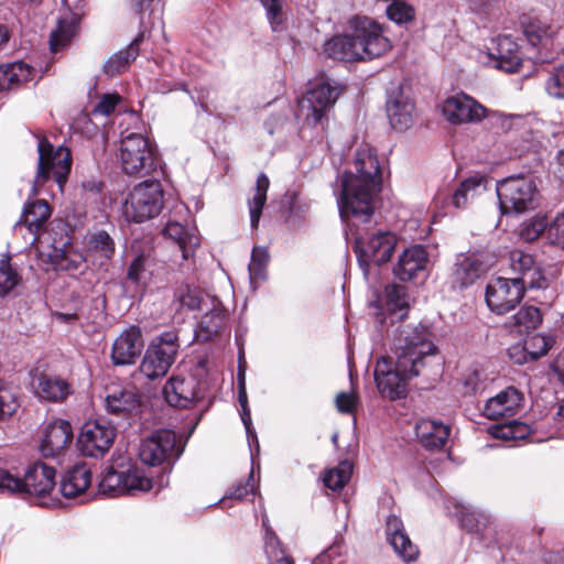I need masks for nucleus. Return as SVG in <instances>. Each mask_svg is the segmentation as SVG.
<instances>
[{
  "mask_svg": "<svg viewBox=\"0 0 564 564\" xmlns=\"http://www.w3.org/2000/svg\"><path fill=\"white\" fill-rule=\"evenodd\" d=\"M356 173H344L340 177V193L337 197L339 216L367 221L373 214L382 187L378 159L367 154L356 162Z\"/></svg>",
  "mask_w": 564,
  "mask_h": 564,
  "instance_id": "f257e3e1",
  "label": "nucleus"
},
{
  "mask_svg": "<svg viewBox=\"0 0 564 564\" xmlns=\"http://www.w3.org/2000/svg\"><path fill=\"white\" fill-rule=\"evenodd\" d=\"M395 362L390 368V400L402 398L408 392V382L419 376L426 356L434 355L436 346L427 327L401 325L394 330Z\"/></svg>",
  "mask_w": 564,
  "mask_h": 564,
  "instance_id": "f03ea898",
  "label": "nucleus"
},
{
  "mask_svg": "<svg viewBox=\"0 0 564 564\" xmlns=\"http://www.w3.org/2000/svg\"><path fill=\"white\" fill-rule=\"evenodd\" d=\"M351 34L336 35L324 44V53L336 61L371 59L386 51L381 28L371 19L356 17L350 20Z\"/></svg>",
  "mask_w": 564,
  "mask_h": 564,
  "instance_id": "7ed1b4c3",
  "label": "nucleus"
},
{
  "mask_svg": "<svg viewBox=\"0 0 564 564\" xmlns=\"http://www.w3.org/2000/svg\"><path fill=\"white\" fill-rule=\"evenodd\" d=\"M37 170L31 188L33 196L39 194L40 187H42L50 177H53L62 188L72 167L70 152L63 145L54 148L46 139L41 138L37 142Z\"/></svg>",
  "mask_w": 564,
  "mask_h": 564,
  "instance_id": "20e7f679",
  "label": "nucleus"
},
{
  "mask_svg": "<svg viewBox=\"0 0 564 564\" xmlns=\"http://www.w3.org/2000/svg\"><path fill=\"white\" fill-rule=\"evenodd\" d=\"M435 111L443 121L453 127L477 124L489 115V109L464 91L440 99Z\"/></svg>",
  "mask_w": 564,
  "mask_h": 564,
  "instance_id": "39448f33",
  "label": "nucleus"
},
{
  "mask_svg": "<svg viewBox=\"0 0 564 564\" xmlns=\"http://www.w3.org/2000/svg\"><path fill=\"white\" fill-rule=\"evenodd\" d=\"M163 207V189L156 181H145L129 193L122 205L127 220L142 223L158 216Z\"/></svg>",
  "mask_w": 564,
  "mask_h": 564,
  "instance_id": "423d86ee",
  "label": "nucleus"
},
{
  "mask_svg": "<svg viewBox=\"0 0 564 564\" xmlns=\"http://www.w3.org/2000/svg\"><path fill=\"white\" fill-rule=\"evenodd\" d=\"M536 186L532 178L511 176L497 185L500 209L503 214H521L533 208Z\"/></svg>",
  "mask_w": 564,
  "mask_h": 564,
  "instance_id": "0eeeda50",
  "label": "nucleus"
},
{
  "mask_svg": "<svg viewBox=\"0 0 564 564\" xmlns=\"http://www.w3.org/2000/svg\"><path fill=\"white\" fill-rule=\"evenodd\" d=\"M178 351L177 336L166 332L156 337L148 347L140 365V372L149 379L167 373Z\"/></svg>",
  "mask_w": 564,
  "mask_h": 564,
  "instance_id": "6e6552de",
  "label": "nucleus"
},
{
  "mask_svg": "<svg viewBox=\"0 0 564 564\" xmlns=\"http://www.w3.org/2000/svg\"><path fill=\"white\" fill-rule=\"evenodd\" d=\"M184 445L171 430H160L143 440L139 447L140 460L149 466L171 464L183 453Z\"/></svg>",
  "mask_w": 564,
  "mask_h": 564,
  "instance_id": "1a4fd4ad",
  "label": "nucleus"
},
{
  "mask_svg": "<svg viewBox=\"0 0 564 564\" xmlns=\"http://www.w3.org/2000/svg\"><path fill=\"white\" fill-rule=\"evenodd\" d=\"M339 93L328 80L321 79L299 100L297 117L310 126L317 124L334 106Z\"/></svg>",
  "mask_w": 564,
  "mask_h": 564,
  "instance_id": "9d476101",
  "label": "nucleus"
},
{
  "mask_svg": "<svg viewBox=\"0 0 564 564\" xmlns=\"http://www.w3.org/2000/svg\"><path fill=\"white\" fill-rule=\"evenodd\" d=\"M120 162L129 174L150 172L154 166V152L150 140L141 133H130L121 140Z\"/></svg>",
  "mask_w": 564,
  "mask_h": 564,
  "instance_id": "9b49d317",
  "label": "nucleus"
},
{
  "mask_svg": "<svg viewBox=\"0 0 564 564\" xmlns=\"http://www.w3.org/2000/svg\"><path fill=\"white\" fill-rule=\"evenodd\" d=\"M152 488V480L143 476L135 467L127 470L108 469L100 482L99 489L108 496L137 495Z\"/></svg>",
  "mask_w": 564,
  "mask_h": 564,
  "instance_id": "f8f14e48",
  "label": "nucleus"
},
{
  "mask_svg": "<svg viewBox=\"0 0 564 564\" xmlns=\"http://www.w3.org/2000/svg\"><path fill=\"white\" fill-rule=\"evenodd\" d=\"M116 429L100 420L86 422L77 438V446L84 456L102 457L113 444Z\"/></svg>",
  "mask_w": 564,
  "mask_h": 564,
  "instance_id": "ddd939ff",
  "label": "nucleus"
},
{
  "mask_svg": "<svg viewBox=\"0 0 564 564\" xmlns=\"http://www.w3.org/2000/svg\"><path fill=\"white\" fill-rule=\"evenodd\" d=\"M522 281L496 278L486 288V303L496 314H506L513 310L524 295Z\"/></svg>",
  "mask_w": 564,
  "mask_h": 564,
  "instance_id": "4468645a",
  "label": "nucleus"
},
{
  "mask_svg": "<svg viewBox=\"0 0 564 564\" xmlns=\"http://www.w3.org/2000/svg\"><path fill=\"white\" fill-rule=\"evenodd\" d=\"M7 475L17 482L14 487H3V490L10 492L42 497L48 495L55 487V469L44 463H35L30 466L23 479L9 471Z\"/></svg>",
  "mask_w": 564,
  "mask_h": 564,
  "instance_id": "2eb2a0df",
  "label": "nucleus"
},
{
  "mask_svg": "<svg viewBox=\"0 0 564 564\" xmlns=\"http://www.w3.org/2000/svg\"><path fill=\"white\" fill-rule=\"evenodd\" d=\"M476 58L482 65L511 74L520 72L523 62L518 44L509 36L498 37L494 51H480Z\"/></svg>",
  "mask_w": 564,
  "mask_h": 564,
  "instance_id": "dca6fc26",
  "label": "nucleus"
},
{
  "mask_svg": "<svg viewBox=\"0 0 564 564\" xmlns=\"http://www.w3.org/2000/svg\"><path fill=\"white\" fill-rule=\"evenodd\" d=\"M73 442V427L63 419H54L44 430L40 444V452L46 458H59L69 448Z\"/></svg>",
  "mask_w": 564,
  "mask_h": 564,
  "instance_id": "f3484780",
  "label": "nucleus"
},
{
  "mask_svg": "<svg viewBox=\"0 0 564 564\" xmlns=\"http://www.w3.org/2000/svg\"><path fill=\"white\" fill-rule=\"evenodd\" d=\"M83 0H74L69 4V0H64L67 11L58 19L57 26L51 32L50 50L53 54L65 50L73 37L77 34L78 24L83 12L79 8Z\"/></svg>",
  "mask_w": 564,
  "mask_h": 564,
  "instance_id": "a211bd4d",
  "label": "nucleus"
},
{
  "mask_svg": "<svg viewBox=\"0 0 564 564\" xmlns=\"http://www.w3.org/2000/svg\"><path fill=\"white\" fill-rule=\"evenodd\" d=\"M144 348L142 333L139 327L130 326L115 339L111 348V360L116 366L132 365Z\"/></svg>",
  "mask_w": 564,
  "mask_h": 564,
  "instance_id": "6ab92c4d",
  "label": "nucleus"
},
{
  "mask_svg": "<svg viewBox=\"0 0 564 564\" xmlns=\"http://www.w3.org/2000/svg\"><path fill=\"white\" fill-rule=\"evenodd\" d=\"M415 116V104L408 86H400L390 95V127L405 131L412 127Z\"/></svg>",
  "mask_w": 564,
  "mask_h": 564,
  "instance_id": "aec40b11",
  "label": "nucleus"
},
{
  "mask_svg": "<svg viewBox=\"0 0 564 564\" xmlns=\"http://www.w3.org/2000/svg\"><path fill=\"white\" fill-rule=\"evenodd\" d=\"M429 263L430 257L426 249L423 246L414 245L399 256L393 273L401 281H411L425 272Z\"/></svg>",
  "mask_w": 564,
  "mask_h": 564,
  "instance_id": "412c9836",
  "label": "nucleus"
},
{
  "mask_svg": "<svg viewBox=\"0 0 564 564\" xmlns=\"http://www.w3.org/2000/svg\"><path fill=\"white\" fill-rule=\"evenodd\" d=\"M31 387L39 399L48 402H62L72 392L66 380L42 371L32 373Z\"/></svg>",
  "mask_w": 564,
  "mask_h": 564,
  "instance_id": "4be33fe9",
  "label": "nucleus"
},
{
  "mask_svg": "<svg viewBox=\"0 0 564 564\" xmlns=\"http://www.w3.org/2000/svg\"><path fill=\"white\" fill-rule=\"evenodd\" d=\"M487 270L482 257L478 253H459L456 256L452 273L455 288L464 289L473 284Z\"/></svg>",
  "mask_w": 564,
  "mask_h": 564,
  "instance_id": "5701e85b",
  "label": "nucleus"
},
{
  "mask_svg": "<svg viewBox=\"0 0 564 564\" xmlns=\"http://www.w3.org/2000/svg\"><path fill=\"white\" fill-rule=\"evenodd\" d=\"M522 404L523 394L514 387H507L486 402L484 414L491 420L512 416L521 410Z\"/></svg>",
  "mask_w": 564,
  "mask_h": 564,
  "instance_id": "b1692460",
  "label": "nucleus"
},
{
  "mask_svg": "<svg viewBox=\"0 0 564 564\" xmlns=\"http://www.w3.org/2000/svg\"><path fill=\"white\" fill-rule=\"evenodd\" d=\"M206 312L197 324L195 335L198 340H212L227 325V312L218 299H208Z\"/></svg>",
  "mask_w": 564,
  "mask_h": 564,
  "instance_id": "393cba45",
  "label": "nucleus"
},
{
  "mask_svg": "<svg viewBox=\"0 0 564 564\" xmlns=\"http://www.w3.org/2000/svg\"><path fill=\"white\" fill-rule=\"evenodd\" d=\"M358 260L367 274L371 265L380 267L388 261V232L373 235L365 246L356 242Z\"/></svg>",
  "mask_w": 564,
  "mask_h": 564,
  "instance_id": "a878e982",
  "label": "nucleus"
},
{
  "mask_svg": "<svg viewBox=\"0 0 564 564\" xmlns=\"http://www.w3.org/2000/svg\"><path fill=\"white\" fill-rule=\"evenodd\" d=\"M510 268L520 276L516 278L523 282V286L541 288L543 275L540 267L534 262L531 254L521 250H513L509 256Z\"/></svg>",
  "mask_w": 564,
  "mask_h": 564,
  "instance_id": "bb28decb",
  "label": "nucleus"
},
{
  "mask_svg": "<svg viewBox=\"0 0 564 564\" xmlns=\"http://www.w3.org/2000/svg\"><path fill=\"white\" fill-rule=\"evenodd\" d=\"M415 434L424 448L440 449L449 437L451 426L441 421L424 419L416 423Z\"/></svg>",
  "mask_w": 564,
  "mask_h": 564,
  "instance_id": "cd10ccee",
  "label": "nucleus"
},
{
  "mask_svg": "<svg viewBox=\"0 0 564 564\" xmlns=\"http://www.w3.org/2000/svg\"><path fill=\"white\" fill-rule=\"evenodd\" d=\"M489 178L482 174H474L459 183L451 196L455 208H465L469 203L487 192Z\"/></svg>",
  "mask_w": 564,
  "mask_h": 564,
  "instance_id": "c85d7f7f",
  "label": "nucleus"
},
{
  "mask_svg": "<svg viewBox=\"0 0 564 564\" xmlns=\"http://www.w3.org/2000/svg\"><path fill=\"white\" fill-rule=\"evenodd\" d=\"M390 545L398 556L406 563L415 562L419 558V547L404 531L402 521L394 516H390Z\"/></svg>",
  "mask_w": 564,
  "mask_h": 564,
  "instance_id": "c756f323",
  "label": "nucleus"
},
{
  "mask_svg": "<svg viewBox=\"0 0 564 564\" xmlns=\"http://www.w3.org/2000/svg\"><path fill=\"white\" fill-rule=\"evenodd\" d=\"M163 394L172 406L186 408L195 398L194 381L173 376L165 383Z\"/></svg>",
  "mask_w": 564,
  "mask_h": 564,
  "instance_id": "7c9ffc66",
  "label": "nucleus"
},
{
  "mask_svg": "<svg viewBox=\"0 0 564 564\" xmlns=\"http://www.w3.org/2000/svg\"><path fill=\"white\" fill-rule=\"evenodd\" d=\"M163 232L167 238L174 240L178 245L183 259H188L200 243L196 229L193 227H185L178 221H169L165 225Z\"/></svg>",
  "mask_w": 564,
  "mask_h": 564,
  "instance_id": "2f4dec72",
  "label": "nucleus"
},
{
  "mask_svg": "<svg viewBox=\"0 0 564 564\" xmlns=\"http://www.w3.org/2000/svg\"><path fill=\"white\" fill-rule=\"evenodd\" d=\"M90 484V469L85 464H76L62 478L61 492L66 498H74L85 492Z\"/></svg>",
  "mask_w": 564,
  "mask_h": 564,
  "instance_id": "473e14b6",
  "label": "nucleus"
},
{
  "mask_svg": "<svg viewBox=\"0 0 564 564\" xmlns=\"http://www.w3.org/2000/svg\"><path fill=\"white\" fill-rule=\"evenodd\" d=\"M34 68L19 61L0 66V91L19 87L34 76Z\"/></svg>",
  "mask_w": 564,
  "mask_h": 564,
  "instance_id": "72a5a7b5",
  "label": "nucleus"
},
{
  "mask_svg": "<svg viewBox=\"0 0 564 564\" xmlns=\"http://www.w3.org/2000/svg\"><path fill=\"white\" fill-rule=\"evenodd\" d=\"M40 254L46 257L56 270L68 272L79 270L85 262L83 254L74 251L70 247H66V245H63V247L52 246L50 251H41Z\"/></svg>",
  "mask_w": 564,
  "mask_h": 564,
  "instance_id": "f704fd0d",
  "label": "nucleus"
},
{
  "mask_svg": "<svg viewBox=\"0 0 564 564\" xmlns=\"http://www.w3.org/2000/svg\"><path fill=\"white\" fill-rule=\"evenodd\" d=\"M139 404V398L132 389L116 388L105 398L107 411L117 415L131 412L135 410Z\"/></svg>",
  "mask_w": 564,
  "mask_h": 564,
  "instance_id": "c9c22d12",
  "label": "nucleus"
},
{
  "mask_svg": "<svg viewBox=\"0 0 564 564\" xmlns=\"http://www.w3.org/2000/svg\"><path fill=\"white\" fill-rule=\"evenodd\" d=\"M51 216V207L44 199L28 203L24 206L22 221L30 232L37 235Z\"/></svg>",
  "mask_w": 564,
  "mask_h": 564,
  "instance_id": "e433bc0d",
  "label": "nucleus"
},
{
  "mask_svg": "<svg viewBox=\"0 0 564 564\" xmlns=\"http://www.w3.org/2000/svg\"><path fill=\"white\" fill-rule=\"evenodd\" d=\"M88 254L95 258L109 260L115 254V241L105 230L89 232L85 237Z\"/></svg>",
  "mask_w": 564,
  "mask_h": 564,
  "instance_id": "4c0bfd02",
  "label": "nucleus"
},
{
  "mask_svg": "<svg viewBox=\"0 0 564 564\" xmlns=\"http://www.w3.org/2000/svg\"><path fill=\"white\" fill-rule=\"evenodd\" d=\"M390 322L393 317L402 321L409 314L414 297L412 296L410 289L405 285L393 284L390 285Z\"/></svg>",
  "mask_w": 564,
  "mask_h": 564,
  "instance_id": "58836bf2",
  "label": "nucleus"
},
{
  "mask_svg": "<svg viewBox=\"0 0 564 564\" xmlns=\"http://www.w3.org/2000/svg\"><path fill=\"white\" fill-rule=\"evenodd\" d=\"M270 181L264 173H260L257 177L256 187L253 189V195L248 199L249 214H250V224L252 228H257L262 208L267 200V192L269 189Z\"/></svg>",
  "mask_w": 564,
  "mask_h": 564,
  "instance_id": "ea45409f",
  "label": "nucleus"
},
{
  "mask_svg": "<svg viewBox=\"0 0 564 564\" xmlns=\"http://www.w3.org/2000/svg\"><path fill=\"white\" fill-rule=\"evenodd\" d=\"M141 39L137 37L124 51L113 54L104 65V70L109 76H115L124 72L130 62L134 61L139 54V43Z\"/></svg>",
  "mask_w": 564,
  "mask_h": 564,
  "instance_id": "a19ab883",
  "label": "nucleus"
},
{
  "mask_svg": "<svg viewBox=\"0 0 564 564\" xmlns=\"http://www.w3.org/2000/svg\"><path fill=\"white\" fill-rule=\"evenodd\" d=\"M488 433L498 440L518 441L527 438L531 433V427L519 421H511L503 424L491 425Z\"/></svg>",
  "mask_w": 564,
  "mask_h": 564,
  "instance_id": "79ce46f5",
  "label": "nucleus"
},
{
  "mask_svg": "<svg viewBox=\"0 0 564 564\" xmlns=\"http://www.w3.org/2000/svg\"><path fill=\"white\" fill-rule=\"evenodd\" d=\"M19 408L20 399L17 387L0 380V422L10 419Z\"/></svg>",
  "mask_w": 564,
  "mask_h": 564,
  "instance_id": "37998d69",
  "label": "nucleus"
},
{
  "mask_svg": "<svg viewBox=\"0 0 564 564\" xmlns=\"http://www.w3.org/2000/svg\"><path fill=\"white\" fill-rule=\"evenodd\" d=\"M269 252L264 247H254L249 263V275L251 283L262 281L267 276V268L269 263Z\"/></svg>",
  "mask_w": 564,
  "mask_h": 564,
  "instance_id": "c03bdc74",
  "label": "nucleus"
},
{
  "mask_svg": "<svg viewBox=\"0 0 564 564\" xmlns=\"http://www.w3.org/2000/svg\"><path fill=\"white\" fill-rule=\"evenodd\" d=\"M415 20V8L410 0H390V21L401 26Z\"/></svg>",
  "mask_w": 564,
  "mask_h": 564,
  "instance_id": "a18cd8bd",
  "label": "nucleus"
},
{
  "mask_svg": "<svg viewBox=\"0 0 564 564\" xmlns=\"http://www.w3.org/2000/svg\"><path fill=\"white\" fill-rule=\"evenodd\" d=\"M352 473V465L348 460H344L339 463V465L330 470H328L323 481L326 487L332 490L341 489L350 479Z\"/></svg>",
  "mask_w": 564,
  "mask_h": 564,
  "instance_id": "49530a36",
  "label": "nucleus"
},
{
  "mask_svg": "<svg viewBox=\"0 0 564 564\" xmlns=\"http://www.w3.org/2000/svg\"><path fill=\"white\" fill-rule=\"evenodd\" d=\"M512 319L518 332L522 333L536 328L542 322V315L535 306H523L512 316Z\"/></svg>",
  "mask_w": 564,
  "mask_h": 564,
  "instance_id": "de8ad7c7",
  "label": "nucleus"
},
{
  "mask_svg": "<svg viewBox=\"0 0 564 564\" xmlns=\"http://www.w3.org/2000/svg\"><path fill=\"white\" fill-rule=\"evenodd\" d=\"M264 551L268 558L275 564L285 563V564H294L293 561L288 557L284 553V550L281 547L280 541L270 529H265L264 534Z\"/></svg>",
  "mask_w": 564,
  "mask_h": 564,
  "instance_id": "09e8293b",
  "label": "nucleus"
},
{
  "mask_svg": "<svg viewBox=\"0 0 564 564\" xmlns=\"http://www.w3.org/2000/svg\"><path fill=\"white\" fill-rule=\"evenodd\" d=\"M238 401L241 406L240 416H241L242 423H243L246 432H247L249 445L251 446L252 443H256L257 449H259L257 434L251 426L252 425L251 413H250V409L248 406V397H247V391H246V384L243 382H240V389L238 392Z\"/></svg>",
  "mask_w": 564,
  "mask_h": 564,
  "instance_id": "8fccbe9b",
  "label": "nucleus"
},
{
  "mask_svg": "<svg viewBox=\"0 0 564 564\" xmlns=\"http://www.w3.org/2000/svg\"><path fill=\"white\" fill-rule=\"evenodd\" d=\"M178 299L181 304L188 307L189 310H204V307H207L209 304L208 299L214 297L209 295H203L202 292L197 289L185 286L178 291Z\"/></svg>",
  "mask_w": 564,
  "mask_h": 564,
  "instance_id": "3c124183",
  "label": "nucleus"
},
{
  "mask_svg": "<svg viewBox=\"0 0 564 564\" xmlns=\"http://www.w3.org/2000/svg\"><path fill=\"white\" fill-rule=\"evenodd\" d=\"M20 281V275L12 268L10 258L3 256L0 259V293L2 295L9 293Z\"/></svg>",
  "mask_w": 564,
  "mask_h": 564,
  "instance_id": "603ef678",
  "label": "nucleus"
},
{
  "mask_svg": "<svg viewBox=\"0 0 564 564\" xmlns=\"http://www.w3.org/2000/svg\"><path fill=\"white\" fill-rule=\"evenodd\" d=\"M545 90L550 97L564 100V64L555 66L550 72Z\"/></svg>",
  "mask_w": 564,
  "mask_h": 564,
  "instance_id": "864d4df0",
  "label": "nucleus"
},
{
  "mask_svg": "<svg viewBox=\"0 0 564 564\" xmlns=\"http://www.w3.org/2000/svg\"><path fill=\"white\" fill-rule=\"evenodd\" d=\"M454 514L458 519L460 525L467 531L479 533V525L476 523V508L463 502H456L454 503Z\"/></svg>",
  "mask_w": 564,
  "mask_h": 564,
  "instance_id": "5fc2aeb1",
  "label": "nucleus"
},
{
  "mask_svg": "<svg viewBox=\"0 0 564 564\" xmlns=\"http://www.w3.org/2000/svg\"><path fill=\"white\" fill-rule=\"evenodd\" d=\"M552 344V338L542 334H534L524 340L527 352L531 360H535L544 356L551 349Z\"/></svg>",
  "mask_w": 564,
  "mask_h": 564,
  "instance_id": "6e6d98bb",
  "label": "nucleus"
},
{
  "mask_svg": "<svg viewBox=\"0 0 564 564\" xmlns=\"http://www.w3.org/2000/svg\"><path fill=\"white\" fill-rule=\"evenodd\" d=\"M547 221L544 217H534L521 225L520 237L524 241H534L546 229Z\"/></svg>",
  "mask_w": 564,
  "mask_h": 564,
  "instance_id": "4d7b16f0",
  "label": "nucleus"
},
{
  "mask_svg": "<svg viewBox=\"0 0 564 564\" xmlns=\"http://www.w3.org/2000/svg\"><path fill=\"white\" fill-rule=\"evenodd\" d=\"M265 9V14L273 31L284 21L283 0H259Z\"/></svg>",
  "mask_w": 564,
  "mask_h": 564,
  "instance_id": "13d9d810",
  "label": "nucleus"
},
{
  "mask_svg": "<svg viewBox=\"0 0 564 564\" xmlns=\"http://www.w3.org/2000/svg\"><path fill=\"white\" fill-rule=\"evenodd\" d=\"M524 35L531 45L536 46L549 39L550 29L541 21L534 20L524 26Z\"/></svg>",
  "mask_w": 564,
  "mask_h": 564,
  "instance_id": "bf43d9fd",
  "label": "nucleus"
},
{
  "mask_svg": "<svg viewBox=\"0 0 564 564\" xmlns=\"http://www.w3.org/2000/svg\"><path fill=\"white\" fill-rule=\"evenodd\" d=\"M487 118H490L492 124L503 132H508L521 126L524 119L521 116L506 115L498 111H490Z\"/></svg>",
  "mask_w": 564,
  "mask_h": 564,
  "instance_id": "052dcab7",
  "label": "nucleus"
},
{
  "mask_svg": "<svg viewBox=\"0 0 564 564\" xmlns=\"http://www.w3.org/2000/svg\"><path fill=\"white\" fill-rule=\"evenodd\" d=\"M145 257L143 254L137 256L128 268L127 276L129 281L139 285L147 282Z\"/></svg>",
  "mask_w": 564,
  "mask_h": 564,
  "instance_id": "680f3d73",
  "label": "nucleus"
},
{
  "mask_svg": "<svg viewBox=\"0 0 564 564\" xmlns=\"http://www.w3.org/2000/svg\"><path fill=\"white\" fill-rule=\"evenodd\" d=\"M550 243L564 249V213L558 214L546 230Z\"/></svg>",
  "mask_w": 564,
  "mask_h": 564,
  "instance_id": "e2e57ef3",
  "label": "nucleus"
},
{
  "mask_svg": "<svg viewBox=\"0 0 564 564\" xmlns=\"http://www.w3.org/2000/svg\"><path fill=\"white\" fill-rule=\"evenodd\" d=\"M120 101L121 97L118 94H105L94 107L93 113L108 117L115 111Z\"/></svg>",
  "mask_w": 564,
  "mask_h": 564,
  "instance_id": "0e129e2a",
  "label": "nucleus"
},
{
  "mask_svg": "<svg viewBox=\"0 0 564 564\" xmlns=\"http://www.w3.org/2000/svg\"><path fill=\"white\" fill-rule=\"evenodd\" d=\"M253 475L252 473L248 476V478L246 480H241V481H238L231 489L230 491L228 492V495H226L221 502L225 503V501L227 499H243L247 495H249L250 492H253L254 490V485H253Z\"/></svg>",
  "mask_w": 564,
  "mask_h": 564,
  "instance_id": "69168bd1",
  "label": "nucleus"
},
{
  "mask_svg": "<svg viewBox=\"0 0 564 564\" xmlns=\"http://www.w3.org/2000/svg\"><path fill=\"white\" fill-rule=\"evenodd\" d=\"M373 376L378 391L384 395L388 390V359L386 356L378 359Z\"/></svg>",
  "mask_w": 564,
  "mask_h": 564,
  "instance_id": "338daca9",
  "label": "nucleus"
},
{
  "mask_svg": "<svg viewBox=\"0 0 564 564\" xmlns=\"http://www.w3.org/2000/svg\"><path fill=\"white\" fill-rule=\"evenodd\" d=\"M337 410L341 413H352L357 406V395L354 392H340L336 397Z\"/></svg>",
  "mask_w": 564,
  "mask_h": 564,
  "instance_id": "774afa93",
  "label": "nucleus"
}]
</instances>
